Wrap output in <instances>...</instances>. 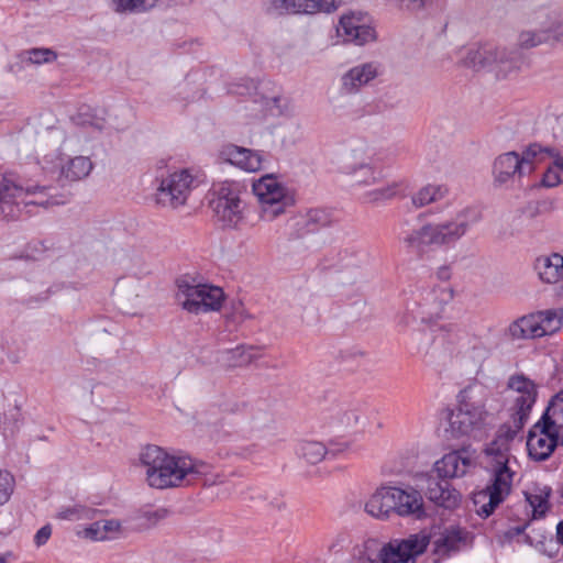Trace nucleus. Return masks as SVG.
<instances>
[{"mask_svg":"<svg viewBox=\"0 0 563 563\" xmlns=\"http://www.w3.org/2000/svg\"><path fill=\"white\" fill-rule=\"evenodd\" d=\"M519 431L510 423L501 424L495 438L482 451V463L489 474V484L474 494L476 512L481 517L490 516L512 490L516 476L512 465L517 460L511 454V449Z\"/></svg>","mask_w":563,"mask_h":563,"instance_id":"f257e3e1","label":"nucleus"},{"mask_svg":"<svg viewBox=\"0 0 563 563\" xmlns=\"http://www.w3.org/2000/svg\"><path fill=\"white\" fill-rule=\"evenodd\" d=\"M145 482L151 488L186 487L211 472L210 464L186 454H172L161 446L148 444L139 454Z\"/></svg>","mask_w":563,"mask_h":563,"instance_id":"f03ea898","label":"nucleus"},{"mask_svg":"<svg viewBox=\"0 0 563 563\" xmlns=\"http://www.w3.org/2000/svg\"><path fill=\"white\" fill-rule=\"evenodd\" d=\"M478 220L475 210L463 209L451 220L428 222L420 228L404 231L400 243L409 253L422 257L431 250L454 245Z\"/></svg>","mask_w":563,"mask_h":563,"instance_id":"7ed1b4c3","label":"nucleus"},{"mask_svg":"<svg viewBox=\"0 0 563 563\" xmlns=\"http://www.w3.org/2000/svg\"><path fill=\"white\" fill-rule=\"evenodd\" d=\"M442 330L441 354L438 356L441 363L481 368L489 357L490 351L481 336L453 325Z\"/></svg>","mask_w":563,"mask_h":563,"instance_id":"20e7f679","label":"nucleus"},{"mask_svg":"<svg viewBox=\"0 0 563 563\" xmlns=\"http://www.w3.org/2000/svg\"><path fill=\"white\" fill-rule=\"evenodd\" d=\"M47 187L25 184L13 174H0V218L16 219L30 205L54 206L63 201L55 198H45Z\"/></svg>","mask_w":563,"mask_h":563,"instance_id":"39448f33","label":"nucleus"},{"mask_svg":"<svg viewBox=\"0 0 563 563\" xmlns=\"http://www.w3.org/2000/svg\"><path fill=\"white\" fill-rule=\"evenodd\" d=\"M176 300L188 313L201 314L219 311L225 299L222 288L209 284H196L188 278L176 282Z\"/></svg>","mask_w":563,"mask_h":563,"instance_id":"423d86ee","label":"nucleus"},{"mask_svg":"<svg viewBox=\"0 0 563 563\" xmlns=\"http://www.w3.org/2000/svg\"><path fill=\"white\" fill-rule=\"evenodd\" d=\"M492 415L486 410L483 398H467L460 402L456 411L449 419V431L452 437L470 435L476 438L490 424Z\"/></svg>","mask_w":563,"mask_h":563,"instance_id":"0eeeda50","label":"nucleus"},{"mask_svg":"<svg viewBox=\"0 0 563 563\" xmlns=\"http://www.w3.org/2000/svg\"><path fill=\"white\" fill-rule=\"evenodd\" d=\"M240 186L223 181L213 186L211 207L218 220L227 227H236L243 218Z\"/></svg>","mask_w":563,"mask_h":563,"instance_id":"6e6552de","label":"nucleus"},{"mask_svg":"<svg viewBox=\"0 0 563 563\" xmlns=\"http://www.w3.org/2000/svg\"><path fill=\"white\" fill-rule=\"evenodd\" d=\"M508 387L512 394V406L509 409L511 419L507 423H510L512 428L521 430L536 402L537 386L523 375H516L509 378Z\"/></svg>","mask_w":563,"mask_h":563,"instance_id":"1a4fd4ad","label":"nucleus"},{"mask_svg":"<svg viewBox=\"0 0 563 563\" xmlns=\"http://www.w3.org/2000/svg\"><path fill=\"white\" fill-rule=\"evenodd\" d=\"M253 192L261 205V218L272 221L283 214L287 207L286 188L273 176L267 175L253 184Z\"/></svg>","mask_w":563,"mask_h":563,"instance_id":"9d476101","label":"nucleus"},{"mask_svg":"<svg viewBox=\"0 0 563 563\" xmlns=\"http://www.w3.org/2000/svg\"><path fill=\"white\" fill-rule=\"evenodd\" d=\"M429 542V537L423 533L394 539L382 547L378 558L383 563H415L416 558L427 550Z\"/></svg>","mask_w":563,"mask_h":563,"instance_id":"9b49d317","label":"nucleus"},{"mask_svg":"<svg viewBox=\"0 0 563 563\" xmlns=\"http://www.w3.org/2000/svg\"><path fill=\"white\" fill-rule=\"evenodd\" d=\"M194 177L187 169L169 174L161 180L156 190V202L163 207L178 208L186 203L192 188Z\"/></svg>","mask_w":563,"mask_h":563,"instance_id":"f8f14e48","label":"nucleus"},{"mask_svg":"<svg viewBox=\"0 0 563 563\" xmlns=\"http://www.w3.org/2000/svg\"><path fill=\"white\" fill-rule=\"evenodd\" d=\"M467 60L476 69L495 66L500 73L507 74L518 67L519 58L516 54L507 53L506 48L485 44L468 53Z\"/></svg>","mask_w":563,"mask_h":563,"instance_id":"ddd939ff","label":"nucleus"},{"mask_svg":"<svg viewBox=\"0 0 563 563\" xmlns=\"http://www.w3.org/2000/svg\"><path fill=\"white\" fill-rule=\"evenodd\" d=\"M336 33L343 42L360 46L376 40V32L369 25L367 15L361 12L343 14L336 26Z\"/></svg>","mask_w":563,"mask_h":563,"instance_id":"4468645a","label":"nucleus"},{"mask_svg":"<svg viewBox=\"0 0 563 563\" xmlns=\"http://www.w3.org/2000/svg\"><path fill=\"white\" fill-rule=\"evenodd\" d=\"M340 3L341 0H269L266 12L275 15L330 13Z\"/></svg>","mask_w":563,"mask_h":563,"instance_id":"2eb2a0df","label":"nucleus"},{"mask_svg":"<svg viewBox=\"0 0 563 563\" xmlns=\"http://www.w3.org/2000/svg\"><path fill=\"white\" fill-rule=\"evenodd\" d=\"M559 444H561V435L556 434L541 419L529 431L527 450L529 456L534 461L549 459Z\"/></svg>","mask_w":563,"mask_h":563,"instance_id":"dca6fc26","label":"nucleus"},{"mask_svg":"<svg viewBox=\"0 0 563 563\" xmlns=\"http://www.w3.org/2000/svg\"><path fill=\"white\" fill-rule=\"evenodd\" d=\"M366 253L355 246L341 249L333 262V267L342 274V282L354 284L365 275Z\"/></svg>","mask_w":563,"mask_h":563,"instance_id":"f3484780","label":"nucleus"},{"mask_svg":"<svg viewBox=\"0 0 563 563\" xmlns=\"http://www.w3.org/2000/svg\"><path fill=\"white\" fill-rule=\"evenodd\" d=\"M453 299V289L449 285H440L426 291L419 305L422 322H431L442 317L446 306Z\"/></svg>","mask_w":563,"mask_h":563,"instance_id":"a211bd4d","label":"nucleus"},{"mask_svg":"<svg viewBox=\"0 0 563 563\" xmlns=\"http://www.w3.org/2000/svg\"><path fill=\"white\" fill-rule=\"evenodd\" d=\"M475 452L470 448L452 451L435 462L434 468L440 477H461L475 465Z\"/></svg>","mask_w":563,"mask_h":563,"instance_id":"6ab92c4d","label":"nucleus"},{"mask_svg":"<svg viewBox=\"0 0 563 563\" xmlns=\"http://www.w3.org/2000/svg\"><path fill=\"white\" fill-rule=\"evenodd\" d=\"M395 508L393 486H380L369 496L364 510L373 518L387 520L395 515Z\"/></svg>","mask_w":563,"mask_h":563,"instance_id":"aec40b11","label":"nucleus"},{"mask_svg":"<svg viewBox=\"0 0 563 563\" xmlns=\"http://www.w3.org/2000/svg\"><path fill=\"white\" fill-rule=\"evenodd\" d=\"M393 497L396 504L395 515L399 517H420L423 512V498L418 490L413 488L402 489L393 486Z\"/></svg>","mask_w":563,"mask_h":563,"instance_id":"412c9836","label":"nucleus"},{"mask_svg":"<svg viewBox=\"0 0 563 563\" xmlns=\"http://www.w3.org/2000/svg\"><path fill=\"white\" fill-rule=\"evenodd\" d=\"M470 533L460 527L444 529L434 540L435 552L440 555H449L468 547Z\"/></svg>","mask_w":563,"mask_h":563,"instance_id":"4be33fe9","label":"nucleus"},{"mask_svg":"<svg viewBox=\"0 0 563 563\" xmlns=\"http://www.w3.org/2000/svg\"><path fill=\"white\" fill-rule=\"evenodd\" d=\"M562 13L553 7H543L533 12L531 23L541 32H545L547 38L560 40V25Z\"/></svg>","mask_w":563,"mask_h":563,"instance_id":"5701e85b","label":"nucleus"},{"mask_svg":"<svg viewBox=\"0 0 563 563\" xmlns=\"http://www.w3.org/2000/svg\"><path fill=\"white\" fill-rule=\"evenodd\" d=\"M493 173L495 180L500 184L526 175L520 155L516 152H507L499 155L494 162Z\"/></svg>","mask_w":563,"mask_h":563,"instance_id":"b1692460","label":"nucleus"},{"mask_svg":"<svg viewBox=\"0 0 563 563\" xmlns=\"http://www.w3.org/2000/svg\"><path fill=\"white\" fill-rule=\"evenodd\" d=\"M378 75V67L374 63H365L351 68L342 77V89L346 93H354Z\"/></svg>","mask_w":563,"mask_h":563,"instance_id":"393cba45","label":"nucleus"},{"mask_svg":"<svg viewBox=\"0 0 563 563\" xmlns=\"http://www.w3.org/2000/svg\"><path fill=\"white\" fill-rule=\"evenodd\" d=\"M534 269L542 283L558 284L563 280V255H541L536 260Z\"/></svg>","mask_w":563,"mask_h":563,"instance_id":"a878e982","label":"nucleus"},{"mask_svg":"<svg viewBox=\"0 0 563 563\" xmlns=\"http://www.w3.org/2000/svg\"><path fill=\"white\" fill-rule=\"evenodd\" d=\"M222 154L232 165L246 172H257L262 167V157L260 154L236 145H228Z\"/></svg>","mask_w":563,"mask_h":563,"instance_id":"bb28decb","label":"nucleus"},{"mask_svg":"<svg viewBox=\"0 0 563 563\" xmlns=\"http://www.w3.org/2000/svg\"><path fill=\"white\" fill-rule=\"evenodd\" d=\"M427 495L431 501L448 509L457 507L461 501L460 493L452 488L448 482L431 481Z\"/></svg>","mask_w":563,"mask_h":563,"instance_id":"cd10ccee","label":"nucleus"},{"mask_svg":"<svg viewBox=\"0 0 563 563\" xmlns=\"http://www.w3.org/2000/svg\"><path fill=\"white\" fill-rule=\"evenodd\" d=\"M121 532V523L115 519L98 520L78 532V536L92 541H104L117 538Z\"/></svg>","mask_w":563,"mask_h":563,"instance_id":"c85d7f7f","label":"nucleus"},{"mask_svg":"<svg viewBox=\"0 0 563 563\" xmlns=\"http://www.w3.org/2000/svg\"><path fill=\"white\" fill-rule=\"evenodd\" d=\"M93 165L87 156L69 158L60 167V177L67 181H78L86 178L92 170Z\"/></svg>","mask_w":563,"mask_h":563,"instance_id":"c756f323","label":"nucleus"},{"mask_svg":"<svg viewBox=\"0 0 563 563\" xmlns=\"http://www.w3.org/2000/svg\"><path fill=\"white\" fill-rule=\"evenodd\" d=\"M537 312L521 317L509 327V332L514 339H536L542 338L539 332L540 321Z\"/></svg>","mask_w":563,"mask_h":563,"instance_id":"7c9ffc66","label":"nucleus"},{"mask_svg":"<svg viewBox=\"0 0 563 563\" xmlns=\"http://www.w3.org/2000/svg\"><path fill=\"white\" fill-rule=\"evenodd\" d=\"M541 420L561 435L563 444V390L552 398Z\"/></svg>","mask_w":563,"mask_h":563,"instance_id":"2f4dec72","label":"nucleus"},{"mask_svg":"<svg viewBox=\"0 0 563 563\" xmlns=\"http://www.w3.org/2000/svg\"><path fill=\"white\" fill-rule=\"evenodd\" d=\"M282 98L277 95L262 96L258 100H254L252 111L257 119H266L268 117H278L285 112Z\"/></svg>","mask_w":563,"mask_h":563,"instance_id":"473e14b6","label":"nucleus"},{"mask_svg":"<svg viewBox=\"0 0 563 563\" xmlns=\"http://www.w3.org/2000/svg\"><path fill=\"white\" fill-rule=\"evenodd\" d=\"M550 487H533L526 493V499L532 508L533 518H542L549 510Z\"/></svg>","mask_w":563,"mask_h":563,"instance_id":"72a5a7b5","label":"nucleus"},{"mask_svg":"<svg viewBox=\"0 0 563 563\" xmlns=\"http://www.w3.org/2000/svg\"><path fill=\"white\" fill-rule=\"evenodd\" d=\"M254 358L255 353L253 346L241 345L228 350L222 354V362L229 368L246 366L251 364Z\"/></svg>","mask_w":563,"mask_h":563,"instance_id":"f704fd0d","label":"nucleus"},{"mask_svg":"<svg viewBox=\"0 0 563 563\" xmlns=\"http://www.w3.org/2000/svg\"><path fill=\"white\" fill-rule=\"evenodd\" d=\"M401 184L393 181L390 184H387L386 186L366 190L362 195V200L366 203H384L397 197L401 192Z\"/></svg>","mask_w":563,"mask_h":563,"instance_id":"c9c22d12","label":"nucleus"},{"mask_svg":"<svg viewBox=\"0 0 563 563\" xmlns=\"http://www.w3.org/2000/svg\"><path fill=\"white\" fill-rule=\"evenodd\" d=\"M551 148L550 146H542L538 143H532L527 146L520 155L525 173L531 174L534 170V164L543 162L544 156H549Z\"/></svg>","mask_w":563,"mask_h":563,"instance_id":"e433bc0d","label":"nucleus"},{"mask_svg":"<svg viewBox=\"0 0 563 563\" xmlns=\"http://www.w3.org/2000/svg\"><path fill=\"white\" fill-rule=\"evenodd\" d=\"M446 192L448 189L444 186L429 184L412 196V203L416 208H422L442 199Z\"/></svg>","mask_w":563,"mask_h":563,"instance_id":"4c0bfd02","label":"nucleus"},{"mask_svg":"<svg viewBox=\"0 0 563 563\" xmlns=\"http://www.w3.org/2000/svg\"><path fill=\"white\" fill-rule=\"evenodd\" d=\"M298 455L309 464H317L328 456L329 451L322 442L303 441L297 449Z\"/></svg>","mask_w":563,"mask_h":563,"instance_id":"58836bf2","label":"nucleus"},{"mask_svg":"<svg viewBox=\"0 0 563 563\" xmlns=\"http://www.w3.org/2000/svg\"><path fill=\"white\" fill-rule=\"evenodd\" d=\"M537 317H539V332H542V336L551 335L562 328L563 312L561 310L538 311Z\"/></svg>","mask_w":563,"mask_h":563,"instance_id":"ea45409f","label":"nucleus"},{"mask_svg":"<svg viewBox=\"0 0 563 563\" xmlns=\"http://www.w3.org/2000/svg\"><path fill=\"white\" fill-rule=\"evenodd\" d=\"M432 341V335L427 332H415L411 335V342L416 352L422 356L423 362L427 364H434L438 361L434 353L430 352Z\"/></svg>","mask_w":563,"mask_h":563,"instance_id":"a19ab883","label":"nucleus"},{"mask_svg":"<svg viewBox=\"0 0 563 563\" xmlns=\"http://www.w3.org/2000/svg\"><path fill=\"white\" fill-rule=\"evenodd\" d=\"M352 174L354 178V184L363 187L376 185L383 178V174L380 170H377L374 167L366 164H362L358 167L354 168Z\"/></svg>","mask_w":563,"mask_h":563,"instance_id":"79ce46f5","label":"nucleus"},{"mask_svg":"<svg viewBox=\"0 0 563 563\" xmlns=\"http://www.w3.org/2000/svg\"><path fill=\"white\" fill-rule=\"evenodd\" d=\"M545 32H541L537 26L533 25L531 30H523L518 35V45L522 48H532L542 43L550 41L544 35Z\"/></svg>","mask_w":563,"mask_h":563,"instance_id":"37998d69","label":"nucleus"},{"mask_svg":"<svg viewBox=\"0 0 563 563\" xmlns=\"http://www.w3.org/2000/svg\"><path fill=\"white\" fill-rule=\"evenodd\" d=\"M117 12H142L155 5V0H113Z\"/></svg>","mask_w":563,"mask_h":563,"instance_id":"c03bdc74","label":"nucleus"},{"mask_svg":"<svg viewBox=\"0 0 563 563\" xmlns=\"http://www.w3.org/2000/svg\"><path fill=\"white\" fill-rule=\"evenodd\" d=\"M24 60L31 64H43L54 62L56 53L51 48H31L23 53Z\"/></svg>","mask_w":563,"mask_h":563,"instance_id":"a18cd8bd","label":"nucleus"},{"mask_svg":"<svg viewBox=\"0 0 563 563\" xmlns=\"http://www.w3.org/2000/svg\"><path fill=\"white\" fill-rule=\"evenodd\" d=\"M13 475L5 470H0V506L7 504L14 490Z\"/></svg>","mask_w":563,"mask_h":563,"instance_id":"49530a36","label":"nucleus"},{"mask_svg":"<svg viewBox=\"0 0 563 563\" xmlns=\"http://www.w3.org/2000/svg\"><path fill=\"white\" fill-rule=\"evenodd\" d=\"M351 544V537L346 531L335 532L328 542V551L330 553H340Z\"/></svg>","mask_w":563,"mask_h":563,"instance_id":"de8ad7c7","label":"nucleus"},{"mask_svg":"<svg viewBox=\"0 0 563 563\" xmlns=\"http://www.w3.org/2000/svg\"><path fill=\"white\" fill-rule=\"evenodd\" d=\"M563 183V175L551 164L542 175L541 186L544 188H554Z\"/></svg>","mask_w":563,"mask_h":563,"instance_id":"09e8293b","label":"nucleus"},{"mask_svg":"<svg viewBox=\"0 0 563 563\" xmlns=\"http://www.w3.org/2000/svg\"><path fill=\"white\" fill-rule=\"evenodd\" d=\"M360 419V415L354 409H346L342 412H339L338 420L340 426L343 428H352L357 424Z\"/></svg>","mask_w":563,"mask_h":563,"instance_id":"8fccbe9b","label":"nucleus"},{"mask_svg":"<svg viewBox=\"0 0 563 563\" xmlns=\"http://www.w3.org/2000/svg\"><path fill=\"white\" fill-rule=\"evenodd\" d=\"M52 534V527L49 525L43 526L34 536V542L37 547L44 545Z\"/></svg>","mask_w":563,"mask_h":563,"instance_id":"3c124183","label":"nucleus"},{"mask_svg":"<svg viewBox=\"0 0 563 563\" xmlns=\"http://www.w3.org/2000/svg\"><path fill=\"white\" fill-rule=\"evenodd\" d=\"M434 0H401V4L412 11H419L431 4Z\"/></svg>","mask_w":563,"mask_h":563,"instance_id":"603ef678","label":"nucleus"},{"mask_svg":"<svg viewBox=\"0 0 563 563\" xmlns=\"http://www.w3.org/2000/svg\"><path fill=\"white\" fill-rule=\"evenodd\" d=\"M327 449L329 451L328 455L336 456L349 451L350 444L347 442H331Z\"/></svg>","mask_w":563,"mask_h":563,"instance_id":"864d4df0","label":"nucleus"},{"mask_svg":"<svg viewBox=\"0 0 563 563\" xmlns=\"http://www.w3.org/2000/svg\"><path fill=\"white\" fill-rule=\"evenodd\" d=\"M549 157L553 159V166L563 175V155H561L556 148L552 147L551 151H549Z\"/></svg>","mask_w":563,"mask_h":563,"instance_id":"5fc2aeb1","label":"nucleus"},{"mask_svg":"<svg viewBox=\"0 0 563 563\" xmlns=\"http://www.w3.org/2000/svg\"><path fill=\"white\" fill-rule=\"evenodd\" d=\"M168 515V510L167 509H158L156 511H154L150 518L154 517L156 519H164L166 518Z\"/></svg>","mask_w":563,"mask_h":563,"instance_id":"6e6d98bb","label":"nucleus"},{"mask_svg":"<svg viewBox=\"0 0 563 563\" xmlns=\"http://www.w3.org/2000/svg\"><path fill=\"white\" fill-rule=\"evenodd\" d=\"M558 541L563 545V521L559 522L556 527Z\"/></svg>","mask_w":563,"mask_h":563,"instance_id":"4d7b16f0","label":"nucleus"},{"mask_svg":"<svg viewBox=\"0 0 563 563\" xmlns=\"http://www.w3.org/2000/svg\"><path fill=\"white\" fill-rule=\"evenodd\" d=\"M360 562L361 563H383L379 558H378V560H375V559H373L371 556H362L360 559Z\"/></svg>","mask_w":563,"mask_h":563,"instance_id":"13d9d810","label":"nucleus"},{"mask_svg":"<svg viewBox=\"0 0 563 563\" xmlns=\"http://www.w3.org/2000/svg\"><path fill=\"white\" fill-rule=\"evenodd\" d=\"M74 515V510H66L62 514V518L64 519H70Z\"/></svg>","mask_w":563,"mask_h":563,"instance_id":"bf43d9fd","label":"nucleus"},{"mask_svg":"<svg viewBox=\"0 0 563 563\" xmlns=\"http://www.w3.org/2000/svg\"><path fill=\"white\" fill-rule=\"evenodd\" d=\"M448 273H449V272H448V269H446V268H442V269L439 272V274H440V276H441V277H448Z\"/></svg>","mask_w":563,"mask_h":563,"instance_id":"052dcab7","label":"nucleus"},{"mask_svg":"<svg viewBox=\"0 0 563 563\" xmlns=\"http://www.w3.org/2000/svg\"><path fill=\"white\" fill-rule=\"evenodd\" d=\"M563 38V16L560 25V40Z\"/></svg>","mask_w":563,"mask_h":563,"instance_id":"680f3d73","label":"nucleus"},{"mask_svg":"<svg viewBox=\"0 0 563 563\" xmlns=\"http://www.w3.org/2000/svg\"><path fill=\"white\" fill-rule=\"evenodd\" d=\"M0 563H5V560L0 556Z\"/></svg>","mask_w":563,"mask_h":563,"instance_id":"e2e57ef3","label":"nucleus"}]
</instances>
